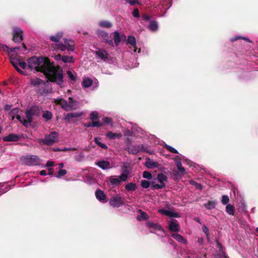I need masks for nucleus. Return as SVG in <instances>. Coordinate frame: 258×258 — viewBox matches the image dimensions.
<instances>
[{
    "label": "nucleus",
    "mask_w": 258,
    "mask_h": 258,
    "mask_svg": "<svg viewBox=\"0 0 258 258\" xmlns=\"http://www.w3.org/2000/svg\"><path fill=\"white\" fill-rule=\"evenodd\" d=\"M42 117L47 120H50L52 118V113L49 111H45L43 113Z\"/></svg>",
    "instance_id": "39"
},
{
    "label": "nucleus",
    "mask_w": 258,
    "mask_h": 258,
    "mask_svg": "<svg viewBox=\"0 0 258 258\" xmlns=\"http://www.w3.org/2000/svg\"><path fill=\"white\" fill-rule=\"evenodd\" d=\"M28 110L33 115H37L39 113L40 108L37 106H34Z\"/></svg>",
    "instance_id": "29"
},
{
    "label": "nucleus",
    "mask_w": 258,
    "mask_h": 258,
    "mask_svg": "<svg viewBox=\"0 0 258 258\" xmlns=\"http://www.w3.org/2000/svg\"><path fill=\"white\" fill-rule=\"evenodd\" d=\"M91 123L92 125V127H99L102 126L101 123L99 122V121L92 120Z\"/></svg>",
    "instance_id": "55"
},
{
    "label": "nucleus",
    "mask_w": 258,
    "mask_h": 258,
    "mask_svg": "<svg viewBox=\"0 0 258 258\" xmlns=\"http://www.w3.org/2000/svg\"><path fill=\"white\" fill-rule=\"evenodd\" d=\"M10 61L11 63L13 64V66L14 67V68L16 69L18 67L19 65V61L15 59L12 55L10 57Z\"/></svg>",
    "instance_id": "42"
},
{
    "label": "nucleus",
    "mask_w": 258,
    "mask_h": 258,
    "mask_svg": "<svg viewBox=\"0 0 258 258\" xmlns=\"http://www.w3.org/2000/svg\"><path fill=\"white\" fill-rule=\"evenodd\" d=\"M217 248L219 249L220 253L222 252V251H223L221 244L218 241H217Z\"/></svg>",
    "instance_id": "61"
},
{
    "label": "nucleus",
    "mask_w": 258,
    "mask_h": 258,
    "mask_svg": "<svg viewBox=\"0 0 258 258\" xmlns=\"http://www.w3.org/2000/svg\"><path fill=\"white\" fill-rule=\"evenodd\" d=\"M58 140V134L56 132H52L49 135H46L43 142L47 145H52Z\"/></svg>",
    "instance_id": "10"
},
{
    "label": "nucleus",
    "mask_w": 258,
    "mask_h": 258,
    "mask_svg": "<svg viewBox=\"0 0 258 258\" xmlns=\"http://www.w3.org/2000/svg\"><path fill=\"white\" fill-rule=\"evenodd\" d=\"M146 225L149 228L152 229L150 230L151 232L155 233L156 231H158L161 233L159 234V235H161L162 236L165 235V231L160 225L153 223L151 222H148L147 223Z\"/></svg>",
    "instance_id": "8"
},
{
    "label": "nucleus",
    "mask_w": 258,
    "mask_h": 258,
    "mask_svg": "<svg viewBox=\"0 0 258 258\" xmlns=\"http://www.w3.org/2000/svg\"><path fill=\"white\" fill-rule=\"evenodd\" d=\"M149 28L152 31L157 30L158 28V25L157 22L155 21H150L149 25Z\"/></svg>",
    "instance_id": "33"
},
{
    "label": "nucleus",
    "mask_w": 258,
    "mask_h": 258,
    "mask_svg": "<svg viewBox=\"0 0 258 258\" xmlns=\"http://www.w3.org/2000/svg\"><path fill=\"white\" fill-rule=\"evenodd\" d=\"M138 212L140 213V215L137 217V219L139 221H142L147 220L149 218V215L146 213L143 212L142 210L139 209Z\"/></svg>",
    "instance_id": "25"
},
{
    "label": "nucleus",
    "mask_w": 258,
    "mask_h": 258,
    "mask_svg": "<svg viewBox=\"0 0 258 258\" xmlns=\"http://www.w3.org/2000/svg\"><path fill=\"white\" fill-rule=\"evenodd\" d=\"M67 174V170L65 169H60L57 174L56 175L57 178H60L62 176L65 175Z\"/></svg>",
    "instance_id": "47"
},
{
    "label": "nucleus",
    "mask_w": 258,
    "mask_h": 258,
    "mask_svg": "<svg viewBox=\"0 0 258 258\" xmlns=\"http://www.w3.org/2000/svg\"><path fill=\"white\" fill-rule=\"evenodd\" d=\"M19 66L22 69H25L28 67V63H26L25 61H19Z\"/></svg>",
    "instance_id": "54"
},
{
    "label": "nucleus",
    "mask_w": 258,
    "mask_h": 258,
    "mask_svg": "<svg viewBox=\"0 0 258 258\" xmlns=\"http://www.w3.org/2000/svg\"><path fill=\"white\" fill-rule=\"evenodd\" d=\"M54 165V162L53 161H48L46 165V167H50L48 169L49 173L48 175H52L53 174V169L51 168L52 166Z\"/></svg>",
    "instance_id": "37"
},
{
    "label": "nucleus",
    "mask_w": 258,
    "mask_h": 258,
    "mask_svg": "<svg viewBox=\"0 0 258 258\" xmlns=\"http://www.w3.org/2000/svg\"><path fill=\"white\" fill-rule=\"evenodd\" d=\"M143 177L144 178H146L148 179H151L152 177V174L148 171H144L143 173Z\"/></svg>",
    "instance_id": "49"
},
{
    "label": "nucleus",
    "mask_w": 258,
    "mask_h": 258,
    "mask_svg": "<svg viewBox=\"0 0 258 258\" xmlns=\"http://www.w3.org/2000/svg\"><path fill=\"white\" fill-rule=\"evenodd\" d=\"M127 3L131 5H134L137 3V0H125Z\"/></svg>",
    "instance_id": "59"
},
{
    "label": "nucleus",
    "mask_w": 258,
    "mask_h": 258,
    "mask_svg": "<svg viewBox=\"0 0 258 258\" xmlns=\"http://www.w3.org/2000/svg\"><path fill=\"white\" fill-rule=\"evenodd\" d=\"M171 236L179 242L186 244L187 241L181 235L179 234H172Z\"/></svg>",
    "instance_id": "26"
},
{
    "label": "nucleus",
    "mask_w": 258,
    "mask_h": 258,
    "mask_svg": "<svg viewBox=\"0 0 258 258\" xmlns=\"http://www.w3.org/2000/svg\"><path fill=\"white\" fill-rule=\"evenodd\" d=\"M159 212L161 213V214L166 215L168 216V215L169 214V210H165V209H159L158 210Z\"/></svg>",
    "instance_id": "53"
},
{
    "label": "nucleus",
    "mask_w": 258,
    "mask_h": 258,
    "mask_svg": "<svg viewBox=\"0 0 258 258\" xmlns=\"http://www.w3.org/2000/svg\"><path fill=\"white\" fill-rule=\"evenodd\" d=\"M28 68L33 72H40L50 81L62 87L63 72L62 70L52 65L49 59L45 57L32 56L27 60Z\"/></svg>",
    "instance_id": "1"
},
{
    "label": "nucleus",
    "mask_w": 258,
    "mask_h": 258,
    "mask_svg": "<svg viewBox=\"0 0 258 258\" xmlns=\"http://www.w3.org/2000/svg\"><path fill=\"white\" fill-rule=\"evenodd\" d=\"M125 189L127 191H134L137 188V184L134 182H129L125 184Z\"/></svg>",
    "instance_id": "24"
},
{
    "label": "nucleus",
    "mask_w": 258,
    "mask_h": 258,
    "mask_svg": "<svg viewBox=\"0 0 258 258\" xmlns=\"http://www.w3.org/2000/svg\"><path fill=\"white\" fill-rule=\"evenodd\" d=\"M131 170L129 165L127 164H124L122 167L121 174H120V178L122 181H126L130 174Z\"/></svg>",
    "instance_id": "13"
},
{
    "label": "nucleus",
    "mask_w": 258,
    "mask_h": 258,
    "mask_svg": "<svg viewBox=\"0 0 258 258\" xmlns=\"http://www.w3.org/2000/svg\"><path fill=\"white\" fill-rule=\"evenodd\" d=\"M156 179L159 183L155 181L151 182V185L154 189H161L165 186V182L168 180L167 173L165 172L159 173L157 174Z\"/></svg>",
    "instance_id": "4"
},
{
    "label": "nucleus",
    "mask_w": 258,
    "mask_h": 258,
    "mask_svg": "<svg viewBox=\"0 0 258 258\" xmlns=\"http://www.w3.org/2000/svg\"><path fill=\"white\" fill-rule=\"evenodd\" d=\"M132 14L134 16V17L136 18H138L140 16L139 10L137 9L134 10V11L132 12Z\"/></svg>",
    "instance_id": "57"
},
{
    "label": "nucleus",
    "mask_w": 258,
    "mask_h": 258,
    "mask_svg": "<svg viewBox=\"0 0 258 258\" xmlns=\"http://www.w3.org/2000/svg\"><path fill=\"white\" fill-rule=\"evenodd\" d=\"M127 42L131 45V50H133L134 52H136L137 50L136 38L133 36H130L127 38Z\"/></svg>",
    "instance_id": "21"
},
{
    "label": "nucleus",
    "mask_w": 258,
    "mask_h": 258,
    "mask_svg": "<svg viewBox=\"0 0 258 258\" xmlns=\"http://www.w3.org/2000/svg\"><path fill=\"white\" fill-rule=\"evenodd\" d=\"M109 181L110 184L113 186H119L121 181H123L120 178V175L117 177L116 176H111L109 178Z\"/></svg>",
    "instance_id": "18"
},
{
    "label": "nucleus",
    "mask_w": 258,
    "mask_h": 258,
    "mask_svg": "<svg viewBox=\"0 0 258 258\" xmlns=\"http://www.w3.org/2000/svg\"><path fill=\"white\" fill-rule=\"evenodd\" d=\"M239 39H244L246 41L248 42H250L251 41L248 39V38H245V37H242L241 36H235V37H234L233 38H232L231 39V41L232 42H233V41H235Z\"/></svg>",
    "instance_id": "46"
},
{
    "label": "nucleus",
    "mask_w": 258,
    "mask_h": 258,
    "mask_svg": "<svg viewBox=\"0 0 258 258\" xmlns=\"http://www.w3.org/2000/svg\"><path fill=\"white\" fill-rule=\"evenodd\" d=\"M96 55L104 61H107L109 60L108 53L103 49H98L95 52Z\"/></svg>",
    "instance_id": "16"
},
{
    "label": "nucleus",
    "mask_w": 258,
    "mask_h": 258,
    "mask_svg": "<svg viewBox=\"0 0 258 258\" xmlns=\"http://www.w3.org/2000/svg\"><path fill=\"white\" fill-rule=\"evenodd\" d=\"M189 182L190 184L195 185L197 188L199 189H202V185L200 184L195 182V181L189 180Z\"/></svg>",
    "instance_id": "52"
},
{
    "label": "nucleus",
    "mask_w": 258,
    "mask_h": 258,
    "mask_svg": "<svg viewBox=\"0 0 258 258\" xmlns=\"http://www.w3.org/2000/svg\"><path fill=\"white\" fill-rule=\"evenodd\" d=\"M18 108H15L11 110V111L10 113H11V114H17V113H18Z\"/></svg>",
    "instance_id": "63"
},
{
    "label": "nucleus",
    "mask_w": 258,
    "mask_h": 258,
    "mask_svg": "<svg viewBox=\"0 0 258 258\" xmlns=\"http://www.w3.org/2000/svg\"><path fill=\"white\" fill-rule=\"evenodd\" d=\"M226 212L230 215H234V208L231 204H227L226 206Z\"/></svg>",
    "instance_id": "31"
},
{
    "label": "nucleus",
    "mask_w": 258,
    "mask_h": 258,
    "mask_svg": "<svg viewBox=\"0 0 258 258\" xmlns=\"http://www.w3.org/2000/svg\"><path fill=\"white\" fill-rule=\"evenodd\" d=\"M95 196L96 199L102 203L107 202L106 196L101 189H98L95 191Z\"/></svg>",
    "instance_id": "17"
},
{
    "label": "nucleus",
    "mask_w": 258,
    "mask_h": 258,
    "mask_svg": "<svg viewBox=\"0 0 258 258\" xmlns=\"http://www.w3.org/2000/svg\"><path fill=\"white\" fill-rule=\"evenodd\" d=\"M23 39V31L19 27H15L13 29V41L15 42H19Z\"/></svg>",
    "instance_id": "12"
},
{
    "label": "nucleus",
    "mask_w": 258,
    "mask_h": 258,
    "mask_svg": "<svg viewBox=\"0 0 258 258\" xmlns=\"http://www.w3.org/2000/svg\"><path fill=\"white\" fill-rule=\"evenodd\" d=\"M168 229L170 231L177 232L179 229V225L176 220H172L168 222Z\"/></svg>",
    "instance_id": "19"
},
{
    "label": "nucleus",
    "mask_w": 258,
    "mask_h": 258,
    "mask_svg": "<svg viewBox=\"0 0 258 258\" xmlns=\"http://www.w3.org/2000/svg\"><path fill=\"white\" fill-rule=\"evenodd\" d=\"M67 74L70 80L73 81H75L76 80V76L75 75V74H73L71 71H68Z\"/></svg>",
    "instance_id": "45"
},
{
    "label": "nucleus",
    "mask_w": 258,
    "mask_h": 258,
    "mask_svg": "<svg viewBox=\"0 0 258 258\" xmlns=\"http://www.w3.org/2000/svg\"><path fill=\"white\" fill-rule=\"evenodd\" d=\"M217 204V201H209L208 203L205 204L204 206L208 210H212L215 208Z\"/></svg>",
    "instance_id": "28"
},
{
    "label": "nucleus",
    "mask_w": 258,
    "mask_h": 258,
    "mask_svg": "<svg viewBox=\"0 0 258 258\" xmlns=\"http://www.w3.org/2000/svg\"><path fill=\"white\" fill-rule=\"evenodd\" d=\"M113 39L114 41V43H115V45L116 46L118 45L119 43L121 41V39L120 37L119 33L117 31H115L114 32Z\"/></svg>",
    "instance_id": "30"
},
{
    "label": "nucleus",
    "mask_w": 258,
    "mask_h": 258,
    "mask_svg": "<svg viewBox=\"0 0 258 258\" xmlns=\"http://www.w3.org/2000/svg\"><path fill=\"white\" fill-rule=\"evenodd\" d=\"M165 147L169 152H170L171 153H176V154L178 153V152L176 149H175L174 148H173L169 145H165Z\"/></svg>",
    "instance_id": "41"
},
{
    "label": "nucleus",
    "mask_w": 258,
    "mask_h": 258,
    "mask_svg": "<svg viewBox=\"0 0 258 258\" xmlns=\"http://www.w3.org/2000/svg\"><path fill=\"white\" fill-rule=\"evenodd\" d=\"M109 203L114 208H118L124 205L123 199L118 195L112 197Z\"/></svg>",
    "instance_id": "6"
},
{
    "label": "nucleus",
    "mask_w": 258,
    "mask_h": 258,
    "mask_svg": "<svg viewBox=\"0 0 258 258\" xmlns=\"http://www.w3.org/2000/svg\"><path fill=\"white\" fill-rule=\"evenodd\" d=\"M216 258H227V257L226 256L224 251H222V252L216 255Z\"/></svg>",
    "instance_id": "56"
},
{
    "label": "nucleus",
    "mask_w": 258,
    "mask_h": 258,
    "mask_svg": "<svg viewBox=\"0 0 258 258\" xmlns=\"http://www.w3.org/2000/svg\"><path fill=\"white\" fill-rule=\"evenodd\" d=\"M128 152L133 154H136L140 151H146L145 148L143 145H138L128 147L127 148Z\"/></svg>",
    "instance_id": "14"
},
{
    "label": "nucleus",
    "mask_w": 258,
    "mask_h": 258,
    "mask_svg": "<svg viewBox=\"0 0 258 258\" xmlns=\"http://www.w3.org/2000/svg\"><path fill=\"white\" fill-rule=\"evenodd\" d=\"M84 126H86V127H92V125L91 122L85 123L84 124Z\"/></svg>",
    "instance_id": "64"
},
{
    "label": "nucleus",
    "mask_w": 258,
    "mask_h": 258,
    "mask_svg": "<svg viewBox=\"0 0 258 258\" xmlns=\"http://www.w3.org/2000/svg\"><path fill=\"white\" fill-rule=\"evenodd\" d=\"M177 168L179 172H180L181 173H183L185 172V169L184 167H182V165H181V166L177 167Z\"/></svg>",
    "instance_id": "62"
},
{
    "label": "nucleus",
    "mask_w": 258,
    "mask_h": 258,
    "mask_svg": "<svg viewBox=\"0 0 258 258\" xmlns=\"http://www.w3.org/2000/svg\"><path fill=\"white\" fill-rule=\"evenodd\" d=\"M30 84L35 88L44 87L46 86L45 81L38 78L31 79Z\"/></svg>",
    "instance_id": "15"
},
{
    "label": "nucleus",
    "mask_w": 258,
    "mask_h": 258,
    "mask_svg": "<svg viewBox=\"0 0 258 258\" xmlns=\"http://www.w3.org/2000/svg\"><path fill=\"white\" fill-rule=\"evenodd\" d=\"M63 33L62 32H58L55 35H52L50 37V39L52 41L55 42L53 45L54 49L56 50H60L61 51L67 50L68 51H74L75 47V42L71 39H65L64 44L62 42H60L59 40L62 38Z\"/></svg>",
    "instance_id": "2"
},
{
    "label": "nucleus",
    "mask_w": 258,
    "mask_h": 258,
    "mask_svg": "<svg viewBox=\"0 0 258 258\" xmlns=\"http://www.w3.org/2000/svg\"><path fill=\"white\" fill-rule=\"evenodd\" d=\"M69 102L61 98H58L54 99V102L61 105V107L66 111L75 110L80 107L79 103L69 97Z\"/></svg>",
    "instance_id": "3"
},
{
    "label": "nucleus",
    "mask_w": 258,
    "mask_h": 258,
    "mask_svg": "<svg viewBox=\"0 0 258 258\" xmlns=\"http://www.w3.org/2000/svg\"><path fill=\"white\" fill-rule=\"evenodd\" d=\"M62 61L64 63L74 62V58L73 56H63Z\"/></svg>",
    "instance_id": "36"
},
{
    "label": "nucleus",
    "mask_w": 258,
    "mask_h": 258,
    "mask_svg": "<svg viewBox=\"0 0 258 258\" xmlns=\"http://www.w3.org/2000/svg\"><path fill=\"white\" fill-rule=\"evenodd\" d=\"M99 25L103 28H110L112 27V23L107 21H101L99 23Z\"/></svg>",
    "instance_id": "32"
},
{
    "label": "nucleus",
    "mask_w": 258,
    "mask_h": 258,
    "mask_svg": "<svg viewBox=\"0 0 258 258\" xmlns=\"http://www.w3.org/2000/svg\"><path fill=\"white\" fill-rule=\"evenodd\" d=\"M26 49V47L24 43L22 44L21 47H15L13 48H10L6 45L0 43V50L6 51L8 53L16 51L17 50H25Z\"/></svg>",
    "instance_id": "11"
},
{
    "label": "nucleus",
    "mask_w": 258,
    "mask_h": 258,
    "mask_svg": "<svg viewBox=\"0 0 258 258\" xmlns=\"http://www.w3.org/2000/svg\"><path fill=\"white\" fill-rule=\"evenodd\" d=\"M150 185H151V182L150 183L147 180H143L141 181V185L143 188H147L150 186Z\"/></svg>",
    "instance_id": "40"
},
{
    "label": "nucleus",
    "mask_w": 258,
    "mask_h": 258,
    "mask_svg": "<svg viewBox=\"0 0 258 258\" xmlns=\"http://www.w3.org/2000/svg\"><path fill=\"white\" fill-rule=\"evenodd\" d=\"M33 116V115L29 111V110H27L26 111V120L24 118L21 117L20 116H17V118L25 126H28L32 122Z\"/></svg>",
    "instance_id": "9"
},
{
    "label": "nucleus",
    "mask_w": 258,
    "mask_h": 258,
    "mask_svg": "<svg viewBox=\"0 0 258 258\" xmlns=\"http://www.w3.org/2000/svg\"><path fill=\"white\" fill-rule=\"evenodd\" d=\"M176 167H179L182 165L181 161L180 158L179 157V156H176L174 159Z\"/></svg>",
    "instance_id": "50"
},
{
    "label": "nucleus",
    "mask_w": 258,
    "mask_h": 258,
    "mask_svg": "<svg viewBox=\"0 0 258 258\" xmlns=\"http://www.w3.org/2000/svg\"><path fill=\"white\" fill-rule=\"evenodd\" d=\"M145 165L147 168L152 169L158 167L159 164L152 159L148 158L146 161Z\"/></svg>",
    "instance_id": "22"
},
{
    "label": "nucleus",
    "mask_w": 258,
    "mask_h": 258,
    "mask_svg": "<svg viewBox=\"0 0 258 258\" xmlns=\"http://www.w3.org/2000/svg\"><path fill=\"white\" fill-rule=\"evenodd\" d=\"M19 139L20 137L14 134H10L3 138V141L5 142H16L19 141Z\"/></svg>",
    "instance_id": "20"
},
{
    "label": "nucleus",
    "mask_w": 258,
    "mask_h": 258,
    "mask_svg": "<svg viewBox=\"0 0 258 258\" xmlns=\"http://www.w3.org/2000/svg\"><path fill=\"white\" fill-rule=\"evenodd\" d=\"M97 165L102 169H107L111 168L110 164L109 162L106 161H100L97 163Z\"/></svg>",
    "instance_id": "23"
},
{
    "label": "nucleus",
    "mask_w": 258,
    "mask_h": 258,
    "mask_svg": "<svg viewBox=\"0 0 258 258\" xmlns=\"http://www.w3.org/2000/svg\"><path fill=\"white\" fill-rule=\"evenodd\" d=\"M56 60H62V56L60 54H55L52 56Z\"/></svg>",
    "instance_id": "60"
},
{
    "label": "nucleus",
    "mask_w": 258,
    "mask_h": 258,
    "mask_svg": "<svg viewBox=\"0 0 258 258\" xmlns=\"http://www.w3.org/2000/svg\"><path fill=\"white\" fill-rule=\"evenodd\" d=\"M101 138L100 137H96L94 139V142L95 143L98 145L99 147L102 148V149H106L107 148V146L104 144L101 143Z\"/></svg>",
    "instance_id": "34"
},
{
    "label": "nucleus",
    "mask_w": 258,
    "mask_h": 258,
    "mask_svg": "<svg viewBox=\"0 0 258 258\" xmlns=\"http://www.w3.org/2000/svg\"><path fill=\"white\" fill-rule=\"evenodd\" d=\"M82 86L85 88L91 87L93 90L98 87V82L96 79L93 81V80L89 78H85L82 82Z\"/></svg>",
    "instance_id": "7"
},
{
    "label": "nucleus",
    "mask_w": 258,
    "mask_h": 258,
    "mask_svg": "<svg viewBox=\"0 0 258 258\" xmlns=\"http://www.w3.org/2000/svg\"><path fill=\"white\" fill-rule=\"evenodd\" d=\"M106 136L111 140L115 139H119L122 137L121 133H113L111 132H108L106 134Z\"/></svg>",
    "instance_id": "27"
},
{
    "label": "nucleus",
    "mask_w": 258,
    "mask_h": 258,
    "mask_svg": "<svg viewBox=\"0 0 258 258\" xmlns=\"http://www.w3.org/2000/svg\"><path fill=\"white\" fill-rule=\"evenodd\" d=\"M82 115V113H78V112L70 113L66 115V119L69 120L70 119L74 118V117H80Z\"/></svg>",
    "instance_id": "35"
},
{
    "label": "nucleus",
    "mask_w": 258,
    "mask_h": 258,
    "mask_svg": "<svg viewBox=\"0 0 258 258\" xmlns=\"http://www.w3.org/2000/svg\"><path fill=\"white\" fill-rule=\"evenodd\" d=\"M168 217L170 218H173V217L178 218V217H180V215L177 213H175V212H173L171 211H169V214L168 215Z\"/></svg>",
    "instance_id": "51"
},
{
    "label": "nucleus",
    "mask_w": 258,
    "mask_h": 258,
    "mask_svg": "<svg viewBox=\"0 0 258 258\" xmlns=\"http://www.w3.org/2000/svg\"><path fill=\"white\" fill-rule=\"evenodd\" d=\"M229 202V198L228 197V196L227 195H223L222 196V200H221V202L222 203V204L225 205H227V204H229L228 203Z\"/></svg>",
    "instance_id": "43"
},
{
    "label": "nucleus",
    "mask_w": 258,
    "mask_h": 258,
    "mask_svg": "<svg viewBox=\"0 0 258 258\" xmlns=\"http://www.w3.org/2000/svg\"><path fill=\"white\" fill-rule=\"evenodd\" d=\"M102 120L104 122V123H105L106 124L112 125V119L110 117H103L102 118Z\"/></svg>",
    "instance_id": "48"
},
{
    "label": "nucleus",
    "mask_w": 258,
    "mask_h": 258,
    "mask_svg": "<svg viewBox=\"0 0 258 258\" xmlns=\"http://www.w3.org/2000/svg\"><path fill=\"white\" fill-rule=\"evenodd\" d=\"M28 160L30 162V164L34 165L36 163L37 161L39 160V158L37 156L31 155L29 157Z\"/></svg>",
    "instance_id": "38"
},
{
    "label": "nucleus",
    "mask_w": 258,
    "mask_h": 258,
    "mask_svg": "<svg viewBox=\"0 0 258 258\" xmlns=\"http://www.w3.org/2000/svg\"><path fill=\"white\" fill-rule=\"evenodd\" d=\"M203 231L206 234L207 238H208V237H209V229L205 225H204L203 227Z\"/></svg>",
    "instance_id": "58"
},
{
    "label": "nucleus",
    "mask_w": 258,
    "mask_h": 258,
    "mask_svg": "<svg viewBox=\"0 0 258 258\" xmlns=\"http://www.w3.org/2000/svg\"><path fill=\"white\" fill-rule=\"evenodd\" d=\"M98 116V113L96 111H92L90 115L91 120H95L97 119Z\"/></svg>",
    "instance_id": "44"
},
{
    "label": "nucleus",
    "mask_w": 258,
    "mask_h": 258,
    "mask_svg": "<svg viewBox=\"0 0 258 258\" xmlns=\"http://www.w3.org/2000/svg\"><path fill=\"white\" fill-rule=\"evenodd\" d=\"M98 37L102 40V41L107 43L109 45L113 46L114 45L113 42L109 36V34L105 31L98 30L97 31Z\"/></svg>",
    "instance_id": "5"
}]
</instances>
